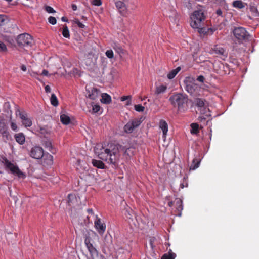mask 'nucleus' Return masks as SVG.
<instances>
[{
  "label": "nucleus",
  "instance_id": "46",
  "mask_svg": "<svg viewBox=\"0 0 259 259\" xmlns=\"http://www.w3.org/2000/svg\"><path fill=\"white\" fill-rule=\"evenodd\" d=\"M154 239H155V238L154 237H152V238H151L149 240V244H150V247L151 248V249L153 252H154V248L155 247L154 245Z\"/></svg>",
  "mask_w": 259,
  "mask_h": 259
},
{
  "label": "nucleus",
  "instance_id": "30",
  "mask_svg": "<svg viewBox=\"0 0 259 259\" xmlns=\"http://www.w3.org/2000/svg\"><path fill=\"white\" fill-rule=\"evenodd\" d=\"M170 20L174 23H176L178 19V14L176 11H172L169 16Z\"/></svg>",
  "mask_w": 259,
  "mask_h": 259
},
{
  "label": "nucleus",
  "instance_id": "3",
  "mask_svg": "<svg viewBox=\"0 0 259 259\" xmlns=\"http://www.w3.org/2000/svg\"><path fill=\"white\" fill-rule=\"evenodd\" d=\"M169 101L174 107H177L178 110H184L185 105L188 102V97L186 95L182 93H175L169 98Z\"/></svg>",
  "mask_w": 259,
  "mask_h": 259
},
{
  "label": "nucleus",
  "instance_id": "64",
  "mask_svg": "<svg viewBox=\"0 0 259 259\" xmlns=\"http://www.w3.org/2000/svg\"><path fill=\"white\" fill-rule=\"evenodd\" d=\"M131 104V101H128L126 105H130Z\"/></svg>",
  "mask_w": 259,
  "mask_h": 259
},
{
  "label": "nucleus",
  "instance_id": "5",
  "mask_svg": "<svg viewBox=\"0 0 259 259\" xmlns=\"http://www.w3.org/2000/svg\"><path fill=\"white\" fill-rule=\"evenodd\" d=\"M84 243L88 250L90 252V257L89 259H106L103 255L99 254L98 251L91 242V239L90 237H85Z\"/></svg>",
  "mask_w": 259,
  "mask_h": 259
},
{
  "label": "nucleus",
  "instance_id": "12",
  "mask_svg": "<svg viewBox=\"0 0 259 259\" xmlns=\"http://www.w3.org/2000/svg\"><path fill=\"white\" fill-rule=\"evenodd\" d=\"M95 227L98 233L100 235H102L105 232L106 230V225L105 223H102L101 220L96 216V219L95 221Z\"/></svg>",
  "mask_w": 259,
  "mask_h": 259
},
{
  "label": "nucleus",
  "instance_id": "15",
  "mask_svg": "<svg viewBox=\"0 0 259 259\" xmlns=\"http://www.w3.org/2000/svg\"><path fill=\"white\" fill-rule=\"evenodd\" d=\"M159 128L162 131V133H163L162 138H163L164 141H165V138H166V136L167 133L168 132V124L165 120L162 119V120H160L159 121Z\"/></svg>",
  "mask_w": 259,
  "mask_h": 259
},
{
  "label": "nucleus",
  "instance_id": "58",
  "mask_svg": "<svg viewBox=\"0 0 259 259\" xmlns=\"http://www.w3.org/2000/svg\"><path fill=\"white\" fill-rule=\"evenodd\" d=\"M186 7L188 8V9H191L192 8V5H191V4L190 2H188V4L186 5Z\"/></svg>",
  "mask_w": 259,
  "mask_h": 259
},
{
  "label": "nucleus",
  "instance_id": "36",
  "mask_svg": "<svg viewBox=\"0 0 259 259\" xmlns=\"http://www.w3.org/2000/svg\"><path fill=\"white\" fill-rule=\"evenodd\" d=\"M91 106L92 107L93 113H97L100 109V106L98 104H95L93 102L91 103Z\"/></svg>",
  "mask_w": 259,
  "mask_h": 259
},
{
  "label": "nucleus",
  "instance_id": "2",
  "mask_svg": "<svg viewBox=\"0 0 259 259\" xmlns=\"http://www.w3.org/2000/svg\"><path fill=\"white\" fill-rule=\"evenodd\" d=\"M205 18L204 9L201 6L197 10L194 11L191 15V26L193 29H197L199 33H204V28L202 27L203 26Z\"/></svg>",
  "mask_w": 259,
  "mask_h": 259
},
{
  "label": "nucleus",
  "instance_id": "20",
  "mask_svg": "<svg viewBox=\"0 0 259 259\" xmlns=\"http://www.w3.org/2000/svg\"><path fill=\"white\" fill-rule=\"evenodd\" d=\"M102 98L100 99L102 103L108 104L111 102V96L107 93H103L101 95Z\"/></svg>",
  "mask_w": 259,
  "mask_h": 259
},
{
  "label": "nucleus",
  "instance_id": "27",
  "mask_svg": "<svg viewBox=\"0 0 259 259\" xmlns=\"http://www.w3.org/2000/svg\"><path fill=\"white\" fill-rule=\"evenodd\" d=\"M44 162H46L47 165H52L53 163V157L50 154H47L44 156Z\"/></svg>",
  "mask_w": 259,
  "mask_h": 259
},
{
  "label": "nucleus",
  "instance_id": "41",
  "mask_svg": "<svg viewBox=\"0 0 259 259\" xmlns=\"http://www.w3.org/2000/svg\"><path fill=\"white\" fill-rule=\"evenodd\" d=\"M91 3L92 5L96 6H100L102 4L101 0H92Z\"/></svg>",
  "mask_w": 259,
  "mask_h": 259
},
{
  "label": "nucleus",
  "instance_id": "14",
  "mask_svg": "<svg viewBox=\"0 0 259 259\" xmlns=\"http://www.w3.org/2000/svg\"><path fill=\"white\" fill-rule=\"evenodd\" d=\"M211 53L217 55L226 56V50L219 45H215L211 49Z\"/></svg>",
  "mask_w": 259,
  "mask_h": 259
},
{
  "label": "nucleus",
  "instance_id": "59",
  "mask_svg": "<svg viewBox=\"0 0 259 259\" xmlns=\"http://www.w3.org/2000/svg\"><path fill=\"white\" fill-rule=\"evenodd\" d=\"M61 20L62 21H64V22H67L68 21V19L66 17H62L61 18Z\"/></svg>",
  "mask_w": 259,
  "mask_h": 259
},
{
  "label": "nucleus",
  "instance_id": "33",
  "mask_svg": "<svg viewBox=\"0 0 259 259\" xmlns=\"http://www.w3.org/2000/svg\"><path fill=\"white\" fill-rule=\"evenodd\" d=\"M233 6L234 7L238 9H242L244 7V5L243 2L239 0L234 1L233 2Z\"/></svg>",
  "mask_w": 259,
  "mask_h": 259
},
{
  "label": "nucleus",
  "instance_id": "48",
  "mask_svg": "<svg viewBox=\"0 0 259 259\" xmlns=\"http://www.w3.org/2000/svg\"><path fill=\"white\" fill-rule=\"evenodd\" d=\"M10 126H11V128H12V130H13L14 131H17L18 127H17V124L15 122H11Z\"/></svg>",
  "mask_w": 259,
  "mask_h": 259
},
{
  "label": "nucleus",
  "instance_id": "61",
  "mask_svg": "<svg viewBox=\"0 0 259 259\" xmlns=\"http://www.w3.org/2000/svg\"><path fill=\"white\" fill-rule=\"evenodd\" d=\"M172 204H173V202L172 201L168 202V205L169 206H171L172 205Z\"/></svg>",
  "mask_w": 259,
  "mask_h": 259
},
{
  "label": "nucleus",
  "instance_id": "39",
  "mask_svg": "<svg viewBox=\"0 0 259 259\" xmlns=\"http://www.w3.org/2000/svg\"><path fill=\"white\" fill-rule=\"evenodd\" d=\"M7 20V17L5 15H0V26L4 25Z\"/></svg>",
  "mask_w": 259,
  "mask_h": 259
},
{
  "label": "nucleus",
  "instance_id": "34",
  "mask_svg": "<svg viewBox=\"0 0 259 259\" xmlns=\"http://www.w3.org/2000/svg\"><path fill=\"white\" fill-rule=\"evenodd\" d=\"M51 103L54 106L58 105V101L56 96L54 94H52L51 97Z\"/></svg>",
  "mask_w": 259,
  "mask_h": 259
},
{
  "label": "nucleus",
  "instance_id": "44",
  "mask_svg": "<svg viewBox=\"0 0 259 259\" xmlns=\"http://www.w3.org/2000/svg\"><path fill=\"white\" fill-rule=\"evenodd\" d=\"M74 22H75V24H76L77 25V26H78L79 28H84V27H85V25H84L83 24H82L81 22H80L79 21V20H78V19H75V20H74Z\"/></svg>",
  "mask_w": 259,
  "mask_h": 259
},
{
  "label": "nucleus",
  "instance_id": "62",
  "mask_svg": "<svg viewBox=\"0 0 259 259\" xmlns=\"http://www.w3.org/2000/svg\"><path fill=\"white\" fill-rule=\"evenodd\" d=\"M180 188H182V189L184 188V185L183 184H180Z\"/></svg>",
  "mask_w": 259,
  "mask_h": 259
},
{
  "label": "nucleus",
  "instance_id": "16",
  "mask_svg": "<svg viewBox=\"0 0 259 259\" xmlns=\"http://www.w3.org/2000/svg\"><path fill=\"white\" fill-rule=\"evenodd\" d=\"M100 91L96 88H92L91 91H89L88 97L93 100H96L99 96Z\"/></svg>",
  "mask_w": 259,
  "mask_h": 259
},
{
  "label": "nucleus",
  "instance_id": "38",
  "mask_svg": "<svg viewBox=\"0 0 259 259\" xmlns=\"http://www.w3.org/2000/svg\"><path fill=\"white\" fill-rule=\"evenodd\" d=\"M134 108L135 110L138 112H143L145 109V107L140 104L135 105Z\"/></svg>",
  "mask_w": 259,
  "mask_h": 259
},
{
  "label": "nucleus",
  "instance_id": "49",
  "mask_svg": "<svg viewBox=\"0 0 259 259\" xmlns=\"http://www.w3.org/2000/svg\"><path fill=\"white\" fill-rule=\"evenodd\" d=\"M39 132L41 134H44V135H45V134L48 133L47 130L45 127H42L39 128Z\"/></svg>",
  "mask_w": 259,
  "mask_h": 259
},
{
  "label": "nucleus",
  "instance_id": "23",
  "mask_svg": "<svg viewBox=\"0 0 259 259\" xmlns=\"http://www.w3.org/2000/svg\"><path fill=\"white\" fill-rule=\"evenodd\" d=\"M92 163L95 167L98 168L104 169L105 168V164L102 161L93 159Z\"/></svg>",
  "mask_w": 259,
  "mask_h": 259
},
{
  "label": "nucleus",
  "instance_id": "50",
  "mask_svg": "<svg viewBox=\"0 0 259 259\" xmlns=\"http://www.w3.org/2000/svg\"><path fill=\"white\" fill-rule=\"evenodd\" d=\"M197 80L199 82H203L205 80V78L203 75H199L198 76Z\"/></svg>",
  "mask_w": 259,
  "mask_h": 259
},
{
  "label": "nucleus",
  "instance_id": "35",
  "mask_svg": "<svg viewBox=\"0 0 259 259\" xmlns=\"http://www.w3.org/2000/svg\"><path fill=\"white\" fill-rule=\"evenodd\" d=\"M0 133L3 137H5L6 140H8L10 137L9 132L8 131V127L0 131Z\"/></svg>",
  "mask_w": 259,
  "mask_h": 259
},
{
  "label": "nucleus",
  "instance_id": "25",
  "mask_svg": "<svg viewBox=\"0 0 259 259\" xmlns=\"http://www.w3.org/2000/svg\"><path fill=\"white\" fill-rule=\"evenodd\" d=\"M44 146L45 147L48 149L49 151H50L52 153H56V149L53 148L51 142L48 140L45 141L44 144Z\"/></svg>",
  "mask_w": 259,
  "mask_h": 259
},
{
  "label": "nucleus",
  "instance_id": "1",
  "mask_svg": "<svg viewBox=\"0 0 259 259\" xmlns=\"http://www.w3.org/2000/svg\"><path fill=\"white\" fill-rule=\"evenodd\" d=\"M129 150L130 148L126 146L113 144L108 145L107 148L104 147L102 144H97L94 148L95 153L100 159L114 165V166L117 165L120 153L128 155L127 151Z\"/></svg>",
  "mask_w": 259,
  "mask_h": 259
},
{
  "label": "nucleus",
  "instance_id": "43",
  "mask_svg": "<svg viewBox=\"0 0 259 259\" xmlns=\"http://www.w3.org/2000/svg\"><path fill=\"white\" fill-rule=\"evenodd\" d=\"M48 21L50 24H51L52 25H55L57 23L56 19L54 17H53V16H50L48 18Z\"/></svg>",
  "mask_w": 259,
  "mask_h": 259
},
{
  "label": "nucleus",
  "instance_id": "32",
  "mask_svg": "<svg viewBox=\"0 0 259 259\" xmlns=\"http://www.w3.org/2000/svg\"><path fill=\"white\" fill-rule=\"evenodd\" d=\"M62 35L65 38H70L69 30L68 27L66 25H65L64 26H63V30H62Z\"/></svg>",
  "mask_w": 259,
  "mask_h": 259
},
{
  "label": "nucleus",
  "instance_id": "13",
  "mask_svg": "<svg viewBox=\"0 0 259 259\" xmlns=\"http://www.w3.org/2000/svg\"><path fill=\"white\" fill-rule=\"evenodd\" d=\"M116 8L122 15H124L127 12V7L125 4L121 1H117L115 2Z\"/></svg>",
  "mask_w": 259,
  "mask_h": 259
},
{
  "label": "nucleus",
  "instance_id": "26",
  "mask_svg": "<svg viewBox=\"0 0 259 259\" xmlns=\"http://www.w3.org/2000/svg\"><path fill=\"white\" fill-rule=\"evenodd\" d=\"M60 120H61V122L63 124H65V125H68L70 122V117L65 114L61 115Z\"/></svg>",
  "mask_w": 259,
  "mask_h": 259
},
{
  "label": "nucleus",
  "instance_id": "54",
  "mask_svg": "<svg viewBox=\"0 0 259 259\" xmlns=\"http://www.w3.org/2000/svg\"><path fill=\"white\" fill-rule=\"evenodd\" d=\"M45 90L46 93H50L51 92V88L49 85H47L45 87Z\"/></svg>",
  "mask_w": 259,
  "mask_h": 259
},
{
  "label": "nucleus",
  "instance_id": "11",
  "mask_svg": "<svg viewBox=\"0 0 259 259\" xmlns=\"http://www.w3.org/2000/svg\"><path fill=\"white\" fill-rule=\"evenodd\" d=\"M44 150L43 149L39 146H35L33 147L30 153V155L31 157L36 159H39L41 158L44 156Z\"/></svg>",
  "mask_w": 259,
  "mask_h": 259
},
{
  "label": "nucleus",
  "instance_id": "6",
  "mask_svg": "<svg viewBox=\"0 0 259 259\" xmlns=\"http://www.w3.org/2000/svg\"><path fill=\"white\" fill-rule=\"evenodd\" d=\"M2 162L5 167L9 169L14 175L18 177L19 178L24 179L26 177V175L20 170L18 166L11 163L6 157L3 158Z\"/></svg>",
  "mask_w": 259,
  "mask_h": 259
},
{
  "label": "nucleus",
  "instance_id": "40",
  "mask_svg": "<svg viewBox=\"0 0 259 259\" xmlns=\"http://www.w3.org/2000/svg\"><path fill=\"white\" fill-rule=\"evenodd\" d=\"M106 56L109 58H112L114 57V53L112 50H108L106 51Z\"/></svg>",
  "mask_w": 259,
  "mask_h": 259
},
{
  "label": "nucleus",
  "instance_id": "55",
  "mask_svg": "<svg viewBox=\"0 0 259 259\" xmlns=\"http://www.w3.org/2000/svg\"><path fill=\"white\" fill-rule=\"evenodd\" d=\"M41 74L44 76H48L49 73L47 70H43L41 73Z\"/></svg>",
  "mask_w": 259,
  "mask_h": 259
},
{
  "label": "nucleus",
  "instance_id": "60",
  "mask_svg": "<svg viewBox=\"0 0 259 259\" xmlns=\"http://www.w3.org/2000/svg\"><path fill=\"white\" fill-rule=\"evenodd\" d=\"M87 211L89 214H93V210L92 209H88Z\"/></svg>",
  "mask_w": 259,
  "mask_h": 259
},
{
  "label": "nucleus",
  "instance_id": "22",
  "mask_svg": "<svg viewBox=\"0 0 259 259\" xmlns=\"http://www.w3.org/2000/svg\"><path fill=\"white\" fill-rule=\"evenodd\" d=\"M200 159L197 158H195L192 161V163L190 167V170H195L199 166L200 163Z\"/></svg>",
  "mask_w": 259,
  "mask_h": 259
},
{
  "label": "nucleus",
  "instance_id": "57",
  "mask_svg": "<svg viewBox=\"0 0 259 259\" xmlns=\"http://www.w3.org/2000/svg\"><path fill=\"white\" fill-rule=\"evenodd\" d=\"M71 8L73 11H76L77 10V7L75 4H72Z\"/></svg>",
  "mask_w": 259,
  "mask_h": 259
},
{
  "label": "nucleus",
  "instance_id": "52",
  "mask_svg": "<svg viewBox=\"0 0 259 259\" xmlns=\"http://www.w3.org/2000/svg\"><path fill=\"white\" fill-rule=\"evenodd\" d=\"M216 14L218 16H222V17L223 16V12H222V11L220 9H219L216 11Z\"/></svg>",
  "mask_w": 259,
  "mask_h": 259
},
{
  "label": "nucleus",
  "instance_id": "4",
  "mask_svg": "<svg viewBox=\"0 0 259 259\" xmlns=\"http://www.w3.org/2000/svg\"><path fill=\"white\" fill-rule=\"evenodd\" d=\"M196 105L198 108L200 113L202 115L200 117L201 121L202 119L206 120L207 117L211 116L210 110L207 107L206 103V101L201 98H197L195 100Z\"/></svg>",
  "mask_w": 259,
  "mask_h": 259
},
{
  "label": "nucleus",
  "instance_id": "29",
  "mask_svg": "<svg viewBox=\"0 0 259 259\" xmlns=\"http://www.w3.org/2000/svg\"><path fill=\"white\" fill-rule=\"evenodd\" d=\"M191 133L192 134H198L199 132V125L196 123H193L191 124Z\"/></svg>",
  "mask_w": 259,
  "mask_h": 259
},
{
  "label": "nucleus",
  "instance_id": "45",
  "mask_svg": "<svg viewBox=\"0 0 259 259\" xmlns=\"http://www.w3.org/2000/svg\"><path fill=\"white\" fill-rule=\"evenodd\" d=\"M46 11L49 13H53L55 12L54 9L51 6H47L45 8Z\"/></svg>",
  "mask_w": 259,
  "mask_h": 259
},
{
  "label": "nucleus",
  "instance_id": "63",
  "mask_svg": "<svg viewBox=\"0 0 259 259\" xmlns=\"http://www.w3.org/2000/svg\"><path fill=\"white\" fill-rule=\"evenodd\" d=\"M118 49L119 50V51H122V49L121 48H118Z\"/></svg>",
  "mask_w": 259,
  "mask_h": 259
},
{
  "label": "nucleus",
  "instance_id": "47",
  "mask_svg": "<svg viewBox=\"0 0 259 259\" xmlns=\"http://www.w3.org/2000/svg\"><path fill=\"white\" fill-rule=\"evenodd\" d=\"M7 127L3 120H0V131Z\"/></svg>",
  "mask_w": 259,
  "mask_h": 259
},
{
  "label": "nucleus",
  "instance_id": "24",
  "mask_svg": "<svg viewBox=\"0 0 259 259\" xmlns=\"http://www.w3.org/2000/svg\"><path fill=\"white\" fill-rule=\"evenodd\" d=\"M176 254L172 252V250L170 249L168 253L164 254L161 259H175Z\"/></svg>",
  "mask_w": 259,
  "mask_h": 259
},
{
  "label": "nucleus",
  "instance_id": "10",
  "mask_svg": "<svg viewBox=\"0 0 259 259\" xmlns=\"http://www.w3.org/2000/svg\"><path fill=\"white\" fill-rule=\"evenodd\" d=\"M142 120L140 119L135 118L129 121L124 126V131L128 134L132 133L134 130L138 127L141 123Z\"/></svg>",
  "mask_w": 259,
  "mask_h": 259
},
{
  "label": "nucleus",
  "instance_id": "56",
  "mask_svg": "<svg viewBox=\"0 0 259 259\" xmlns=\"http://www.w3.org/2000/svg\"><path fill=\"white\" fill-rule=\"evenodd\" d=\"M21 69L23 71H26L27 70V68L25 65H22L21 66Z\"/></svg>",
  "mask_w": 259,
  "mask_h": 259
},
{
  "label": "nucleus",
  "instance_id": "17",
  "mask_svg": "<svg viewBox=\"0 0 259 259\" xmlns=\"http://www.w3.org/2000/svg\"><path fill=\"white\" fill-rule=\"evenodd\" d=\"M167 89V85H164L163 84H160L159 85H156L154 93L156 95H158L161 94H163L166 92Z\"/></svg>",
  "mask_w": 259,
  "mask_h": 259
},
{
  "label": "nucleus",
  "instance_id": "8",
  "mask_svg": "<svg viewBox=\"0 0 259 259\" xmlns=\"http://www.w3.org/2000/svg\"><path fill=\"white\" fill-rule=\"evenodd\" d=\"M234 37L239 41L248 39L249 34L246 29L242 27L235 28L233 31Z\"/></svg>",
  "mask_w": 259,
  "mask_h": 259
},
{
  "label": "nucleus",
  "instance_id": "19",
  "mask_svg": "<svg viewBox=\"0 0 259 259\" xmlns=\"http://www.w3.org/2000/svg\"><path fill=\"white\" fill-rule=\"evenodd\" d=\"M16 115L19 116L22 120V122L28 118L27 113L25 111H21L19 109L16 110Z\"/></svg>",
  "mask_w": 259,
  "mask_h": 259
},
{
  "label": "nucleus",
  "instance_id": "9",
  "mask_svg": "<svg viewBox=\"0 0 259 259\" xmlns=\"http://www.w3.org/2000/svg\"><path fill=\"white\" fill-rule=\"evenodd\" d=\"M194 81V78L191 77H187L184 80L185 89L191 95L194 94L196 89L198 88L197 85L195 83Z\"/></svg>",
  "mask_w": 259,
  "mask_h": 259
},
{
  "label": "nucleus",
  "instance_id": "51",
  "mask_svg": "<svg viewBox=\"0 0 259 259\" xmlns=\"http://www.w3.org/2000/svg\"><path fill=\"white\" fill-rule=\"evenodd\" d=\"M131 96H124L121 98V100L122 101H125L128 99H131Z\"/></svg>",
  "mask_w": 259,
  "mask_h": 259
},
{
  "label": "nucleus",
  "instance_id": "21",
  "mask_svg": "<svg viewBox=\"0 0 259 259\" xmlns=\"http://www.w3.org/2000/svg\"><path fill=\"white\" fill-rule=\"evenodd\" d=\"M181 68L180 67H178L176 69L172 70L167 74V78L169 79H173L176 76V75L178 73V72L181 70Z\"/></svg>",
  "mask_w": 259,
  "mask_h": 259
},
{
  "label": "nucleus",
  "instance_id": "7",
  "mask_svg": "<svg viewBox=\"0 0 259 259\" xmlns=\"http://www.w3.org/2000/svg\"><path fill=\"white\" fill-rule=\"evenodd\" d=\"M16 41L20 47H30L33 42L32 36L26 33L19 35Z\"/></svg>",
  "mask_w": 259,
  "mask_h": 259
},
{
  "label": "nucleus",
  "instance_id": "37",
  "mask_svg": "<svg viewBox=\"0 0 259 259\" xmlns=\"http://www.w3.org/2000/svg\"><path fill=\"white\" fill-rule=\"evenodd\" d=\"M22 123L23 125L26 127H30L32 125V120L28 117L26 119L24 120Z\"/></svg>",
  "mask_w": 259,
  "mask_h": 259
},
{
  "label": "nucleus",
  "instance_id": "28",
  "mask_svg": "<svg viewBox=\"0 0 259 259\" xmlns=\"http://www.w3.org/2000/svg\"><path fill=\"white\" fill-rule=\"evenodd\" d=\"M175 202L177 209L178 211L181 212L183 209L182 200L180 198H176Z\"/></svg>",
  "mask_w": 259,
  "mask_h": 259
},
{
  "label": "nucleus",
  "instance_id": "31",
  "mask_svg": "<svg viewBox=\"0 0 259 259\" xmlns=\"http://www.w3.org/2000/svg\"><path fill=\"white\" fill-rule=\"evenodd\" d=\"M124 214L127 219L133 220V217L135 216V213L132 209H126Z\"/></svg>",
  "mask_w": 259,
  "mask_h": 259
},
{
  "label": "nucleus",
  "instance_id": "42",
  "mask_svg": "<svg viewBox=\"0 0 259 259\" xmlns=\"http://www.w3.org/2000/svg\"><path fill=\"white\" fill-rule=\"evenodd\" d=\"M7 50L6 45L2 41H0V52H6Z\"/></svg>",
  "mask_w": 259,
  "mask_h": 259
},
{
  "label": "nucleus",
  "instance_id": "53",
  "mask_svg": "<svg viewBox=\"0 0 259 259\" xmlns=\"http://www.w3.org/2000/svg\"><path fill=\"white\" fill-rule=\"evenodd\" d=\"M81 161L80 159H78L77 160V162L76 163V169L78 170H79V166L80 165H81Z\"/></svg>",
  "mask_w": 259,
  "mask_h": 259
},
{
  "label": "nucleus",
  "instance_id": "18",
  "mask_svg": "<svg viewBox=\"0 0 259 259\" xmlns=\"http://www.w3.org/2000/svg\"><path fill=\"white\" fill-rule=\"evenodd\" d=\"M16 141L20 144L23 145L25 141V137L22 133L15 134L14 136Z\"/></svg>",
  "mask_w": 259,
  "mask_h": 259
}]
</instances>
